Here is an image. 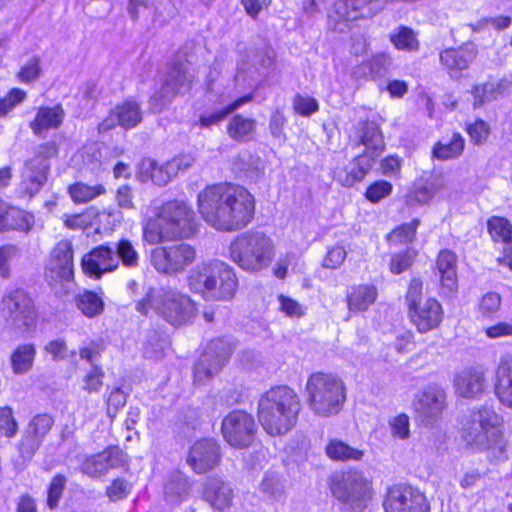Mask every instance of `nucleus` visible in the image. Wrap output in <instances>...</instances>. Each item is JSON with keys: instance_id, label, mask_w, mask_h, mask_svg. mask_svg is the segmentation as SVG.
Wrapping results in <instances>:
<instances>
[{"instance_id": "obj_50", "label": "nucleus", "mask_w": 512, "mask_h": 512, "mask_svg": "<svg viewBox=\"0 0 512 512\" xmlns=\"http://www.w3.org/2000/svg\"><path fill=\"white\" fill-rule=\"evenodd\" d=\"M53 425L54 418L50 414L40 413L31 418L24 430L43 442Z\"/></svg>"}, {"instance_id": "obj_25", "label": "nucleus", "mask_w": 512, "mask_h": 512, "mask_svg": "<svg viewBox=\"0 0 512 512\" xmlns=\"http://www.w3.org/2000/svg\"><path fill=\"white\" fill-rule=\"evenodd\" d=\"M442 316V306L434 298H427L423 303L409 310L411 322L421 333L437 328L442 321Z\"/></svg>"}, {"instance_id": "obj_12", "label": "nucleus", "mask_w": 512, "mask_h": 512, "mask_svg": "<svg viewBox=\"0 0 512 512\" xmlns=\"http://www.w3.org/2000/svg\"><path fill=\"white\" fill-rule=\"evenodd\" d=\"M0 312L7 326L20 333L30 331L36 324L34 301L24 289L7 293L0 302Z\"/></svg>"}, {"instance_id": "obj_1", "label": "nucleus", "mask_w": 512, "mask_h": 512, "mask_svg": "<svg viewBox=\"0 0 512 512\" xmlns=\"http://www.w3.org/2000/svg\"><path fill=\"white\" fill-rule=\"evenodd\" d=\"M198 208L211 227L220 231H237L253 220L255 199L242 186L213 185L199 193Z\"/></svg>"}, {"instance_id": "obj_59", "label": "nucleus", "mask_w": 512, "mask_h": 512, "mask_svg": "<svg viewBox=\"0 0 512 512\" xmlns=\"http://www.w3.org/2000/svg\"><path fill=\"white\" fill-rule=\"evenodd\" d=\"M420 225L418 218L413 219L409 223H404L401 226L395 228L389 235L392 239H397L400 243H410L414 240L416 230Z\"/></svg>"}, {"instance_id": "obj_16", "label": "nucleus", "mask_w": 512, "mask_h": 512, "mask_svg": "<svg viewBox=\"0 0 512 512\" xmlns=\"http://www.w3.org/2000/svg\"><path fill=\"white\" fill-rule=\"evenodd\" d=\"M233 345L230 340L219 338L211 341L194 366L195 382H203L218 373L229 360Z\"/></svg>"}, {"instance_id": "obj_22", "label": "nucleus", "mask_w": 512, "mask_h": 512, "mask_svg": "<svg viewBox=\"0 0 512 512\" xmlns=\"http://www.w3.org/2000/svg\"><path fill=\"white\" fill-rule=\"evenodd\" d=\"M477 54V46L472 42H467L457 48L451 47L442 50L439 60L452 79H459L462 77L463 71L467 70L476 59Z\"/></svg>"}, {"instance_id": "obj_40", "label": "nucleus", "mask_w": 512, "mask_h": 512, "mask_svg": "<svg viewBox=\"0 0 512 512\" xmlns=\"http://www.w3.org/2000/svg\"><path fill=\"white\" fill-rule=\"evenodd\" d=\"M391 66V57L385 53H380L359 65L355 74L371 79L382 78L390 72Z\"/></svg>"}, {"instance_id": "obj_19", "label": "nucleus", "mask_w": 512, "mask_h": 512, "mask_svg": "<svg viewBox=\"0 0 512 512\" xmlns=\"http://www.w3.org/2000/svg\"><path fill=\"white\" fill-rule=\"evenodd\" d=\"M385 512H429L430 506L425 495L410 485L399 484L390 487L383 501Z\"/></svg>"}, {"instance_id": "obj_15", "label": "nucleus", "mask_w": 512, "mask_h": 512, "mask_svg": "<svg viewBox=\"0 0 512 512\" xmlns=\"http://www.w3.org/2000/svg\"><path fill=\"white\" fill-rule=\"evenodd\" d=\"M221 431L224 440L232 447H249L257 431L254 417L242 410L231 411L222 421Z\"/></svg>"}, {"instance_id": "obj_28", "label": "nucleus", "mask_w": 512, "mask_h": 512, "mask_svg": "<svg viewBox=\"0 0 512 512\" xmlns=\"http://www.w3.org/2000/svg\"><path fill=\"white\" fill-rule=\"evenodd\" d=\"M234 497L230 484L218 477H208L203 484V498L214 509L224 511L232 504Z\"/></svg>"}, {"instance_id": "obj_61", "label": "nucleus", "mask_w": 512, "mask_h": 512, "mask_svg": "<svg viewBox=\"0 0 512 512\" xmlns=\"http://www.w3.org/2000/svg\"><path fill=\"white\" fill-rule=\"evenodd\" d=\"M0 431L8 438L16 435L18 423L10 407H0Z\"/></svg>"}, {"instance_id": "obj_4", "label": "nucleus", "mask_w": 512, "mask_h": 512, "mask_svg": "<svg viewBox=\"0 0 512 512\" xmlns=\"http://www.w3.org/2000/svg\"><path fill=\"white\" fill-rule=\"evenodd\" d=\"M188 286L205 300L224 301L234 297L238 279L234 269L220 260L196 265L188 275Z\"/></svg>"}, {"instance_id": "obj_52", "label": "nucleus", "mask_w": 512, "mask_h": 512, "mask_svg": "<svg viewBox=\"0 0 512 512\" xmlns=\"http://www.w3.org/2000/svg\"><path fill=\"white\" fill-rule=\"evenodd\" d=\"M104 192L105 188L102 185L88 186L83 183H76L69 187L70 196L76 203L89 202Z\"/></svg>"}, {"instance_id": "obj_8", "label": "nucleus", "mask_w": 512, "mask_h": 512, "mask_svg": "<svg viewBox=\"0 0 512 512\" xmlns=\"http://www.w3.org/2000/svg\"><path fill=\"white\" fill-rule=\"evenodd\" d=\"M310 409L317 415L337 414L345 401V387L341 379L322 372L312 374L306 384Z\"/></svg>"}, {"instance_id": "obj_46", "label": "nucleus", "mask_w": 512, "mask_h": 512, "mask_svg": "<svg viewBox=\"0 0 512 512\" xmlns=\"http://www.w3.org/2000/svg\"><path fill=\"white\" fill-rule=\"evenodd\" d=\"M327 456L335 461H360L364 456V452L357 448L351 447L347 443L332 439L325 448Z\"/></svg>"}, {"instance_id": "obj_6", "label": "nucleus", "mask_w": 512, "mask_h": 512, "mask_svg": "<svg viewBox=\"0 0 512 512\" xmlns=\"http://www.w3.org/2000/svg\"><path fill=\"white\" fill-rule=\"evenodd\" d=\"M273 244L259 231H249L237 236L229 246L230 258L246 271H259L272 261Z\"/></svg>"}, {"instance_id": "obj_55", "label": "nucleus", "mask_w": 512, "mask_h": 512, "mask_svg": "<svg viewBox=\"0 0 512 512\" xmlns=\"http://www.w3.org/2000/svg\"><path fill=\"white\" fill-rule=\"evenodd\" d=\"M162 219L149 218L143 226V239L151 245L161 243L164 240L163 229L161 225Z\"/></svg>"}, {"instance_id": "obj_41", "label": "nucleus", "mask_w": 512, "mask_h": 512, "mask_svg": "<svg viewBox=\"0 0 512 512\" xmlns=\"http://www.w3.org/2000/svg\"><path fill=\"white\" fill-rule=\"evenodd\" d=\"M507 85L504 81H488L483 84L475 85L471 91L473 95V107L478 108L482 105L496 100L506 91Z\"/></svg>"}, {"instance_id": "obj_24", "label": "nucleus", "mask_w": 512, "mask_h": 512, "mask_svg": "<svg viewBox=\"0 0 512 512\" xmlns=\"http://www.w3.org/2000/svg\"><path fill=\"white\" fill-rule=\"evenodd\" d=\"M81 265L86 275L100 279L104 274L118 269V258L112 246L101 244L83 256Z\"/></svg>"}, {"instance_id": "obj_43", "label": "nucleus", "mask_w": 512, "mask_h": 512, "mask_svg": "<svg viewBox=\"0 0 512 512\" xmlns=\"http://www.w3.org/2000/svg\"><path fill=\"white\" fill-rule=\"evenodd\" d=\"M115 256L118 258V268L120 265L127 269H136L140 265V255L135 244L127 238H122L112 244Z\"/></svg>"}, {"instance_id": "obj_27", "label": "nucleus", "mask_w": 512, "mask_h": 512, "mask_svg": "<svg viewBox=\"0 0 512 512\" xmlns=\"http://www.w3.org/2000/svg\"><path fill=\"white\" fill-rule=\"evenodd\" d=\"M376 160L368 152L356 156L345 168L337 169L334 174L336 180L345 187H352L362 181L372 169Z\"/></svg>"}, {"instance_id": "obj_34", "label": "nucleus", "mask_w": 512, "mask_h": 512, "mask_svg": "<svg viewBox=\"0 0 512 512\" xmlns=\"http://www.w3.org/2000/svg\"><path fill=\"white\" fill-rule=\"evenodd\" d=\"M436 267L444 294H451L457 289L456 255L450 250H442L437 258Z\"/></svg>"}, {"instance_id": "obj_56", "label": "nucleus", "mask_w": 512, "mask_h": 512, "mask_svg": "<svg viewBox=\"0 0 512 512\" xmlns=\"http://www.w3.org/2000/svg\"><path fill=\"white\" fill-rule=\"evenodd\" d=\"M20 249L15 244H6L0 246V276L4 279H8L11 275L10 263L18 257Z\"/></svg>"}, {"instance_id": "obj_35", "label": "nucleus", "mask_w": 512, "mask_h": 512, "mask_svg": "<svg viewBox=\"0 0 512 512\" xmlns=\"http://www.w3.org/2000/svg\"><path fill=\"white\" fill-rule=\"evenodd\" d=\"M64 116V109L59 104L54 107H40L30 123V128L35 135H40L44 130L57 129L62 125Z\"/></svg>"}, {"instance_id": "obj_37", "label": "nucleus", "mask_w": 512, "mask_h": 512, "mask_svg": "<svg viewBox=\"0 0 512 512\" xmlns=\"http://www.w3.org/2000/svg\"><path fill=\"white\" fill-rule=\"evenodd\" d=\"M190 488L188 477L181 471H174L168 475L164 485L165 500L171 504H179L186 498Z\"/></svg>"}, {"instance_id": "obj_14", "label": "nucleus", "mask_w": 512, "mask_h": 512, "mask_svg": "<svg viewBox=\"0 0 512 512\" xmlns=\"http://www.w3.org/2000/svg\"><path fill=\"white\" fill-rule=\"evenodd\" d=\"M58 154V146L55 141L40 144L34 158L26 162V173L22 181L23 191L30 197L37 194L45 185L50 171V158Z\"/></svg>"}, {"instance_id": "obj_54", "label": "nucleus", "mask_w": 512, "mask_h": 512, "mask_svg": "<svg viewBox=\"0 0 512 512\" xmlns=\"http://www.w3.org/2000/svg\"><path fill=\"white\" fill-rule=\"evenodd\" d=\"M66 483L67 478L63 474L58 473L52 478L47 495V505L50 509H54L58 506Z\"/></svg>"}, {"instance_id": "obj_51", "label": "nucleus", "mask_w": 512, "mask_h": 512, "mask_svg": "<svg viewBox=\"0 0 512 512\" xmlns=\"http://www.w3.org/2000/svg\"><path fill=\"white\" fill-rule=\"evenodd\" d=\"M260 491L270 500H280L284 494V481L276 474L266 473Z\"/></svg>"}, {"instance_id": "obj_9", "label": "nucleus", "mask_w": 512, "mask_h": 512, "mask_svg": "<svg viewBox=\"0 0 512 512\" xmlns=\"http://www.w3.org/2000/svg\"><path fill=\"white\" fill-rule=\"evenodd\" d=\"M193 84V75L189 73L187 61L175 59L163 75L160 87L149 99V109L160 113L177 95L188 92Z\"/></svg>"}, {"instance_id": "obj_39", "label": "nucleus", "mask_w": 512, "mask_h": 512, "mask_svg": "<svg viewBox=\"0 0 512 512\" xmlns=\"http://www.w3.org/2000/svg\"><path fill=\"white\" fill-rule=\"evenodd\" d=\"M377 298V289L372 285H358L347 295L348 309L352 312L366 311Z\"/></svg>"}, {"instance_id": "obj_44", "label": "nucleus", "mask_w": 512, "mask_h": 512, "mask_svg": "<svg viewBox=\"0 0 512 512\" xmlns=\"http://www.w3.org/2000/svg\"><path fill=\"white\" fill-rule=\"evenodd\" d=\"M256 123L255 119L236 114L230 119L227 125V134L231 139L237 142L247 141L254 134Z\"/></svg>"}, {"instance_id": "obj_53", "label": "nucleus", "mask_w": 512, "mask_h": 512, "mask_svg": "<svg viewBox=\"0 0 512 512\" xmlns=\"http://www.w3.org/2000/svg\"><path fill=\"white\" fill-rule=\"evenodd\" d=\"M105 372L98 364H93L84 376L82 389L88 393H98L103 386Z\"/></svg>"}, {"instance_id": "obj_20", "label": "nucleus", "mask_w": 512, "mask_h": 512, "mask_svg": "<svg viewBox=\"0 0 512 512\" xmlns=\"http://www.w3.org/2000/svg\"><path fill=\"white\" fill-rule=\"evenodd\" d=\"M445 391L438 385H430L419 392L413 406L417 419L425 426H432L445 408Z\"/></svg>"}, {"instance_id": "obj_32", "label": "nucleus", "mask_w": 512, "mask_h": 512, "mask_svg": "<svg viewBox=\"0 0 512 512\" xmlns=\"http://www.w3.org/2000/svg\"><path fill=\"white\" fill-rule=\"evenodd\" d=\"M138 177L141 182L151 181L157 186H166L173 178L170 165L167 162L159 164L156 160L145 158L139 164Z\"/></svg>"}, {"instance_id": "obj_26", "label": "nucleus", "mask_w": 512, "mask_h": 512, "mask_svg": "<svg viewBox=\"0 0 512 512\" xmlns=\"http://www.w3.org/2000/svg\"><path fill=\"white\" fill-rule=\"evenodd\" d=\"M142 121V112L140 105L131 100H127L124 103L117 105L110 113V115L104 119L100 125V131H107L119 125L125 129H131L137 126Z\"/></svg>"}, {"instance_id": "obj_49", "label": "nucleus", "mask_w": 512, "mask_h": 512, "mask_svg": "<svg viewBox=\"0 0 512 512\" xmlns=\"http://www.w3.org/2000/svg\"><path fill=\"white\" fill-rule=\"evenodd\" d=\"M75 304L81 312L93 318L100 315L104 310V301L102 298L93 291H84L75 297Z\"/></svg>"}, {"instance_id": "obj_21", "label": "nucleus", "mask_w": 512, "mask_h": 512, "mask_svg": "<svg viewBox=\"0 0 512 512\" xmlns=\"http://www.w3.org/2000/svg\"><path fill=\"white\" fill-rule=\"evenodd\" d=\"M453 386L458 396L479 399L488 387L487 369L481 364L464 367L455 374Z\"/></svg>"}, {"instance_id": "obj_3", "label": "nucleus", "mask_w": 512, "mask_h": 512, "mask_svg": "<svg viewBox=\"0 0 512 512\" xmlns=\"http://www.w3.org/2000/svg\"><path fill=\"white\" fill-rule=\"evenodd\" d=\"M498 415L491 406L483 405L471 410L462 426V437L467 445L477 450H486L491 462L500 463L508 459L507 441L495 429Z\"/></svg>"}, {"instance_id": "obj_31", "label": "nucleus", "mask_w": 512, "mask_h": 512, "mask_svg": "<svg viewBox=\"0 0 512 512\" xmlns=\"http://www.w3.org/2000/svg\"><path fill=\"white\" fill-rule=\"evenodd\" d=\"M34 224V216L24 210L9 207L0 200V232L19 230L28 233Z\"/></svg>"}, {"instance_id": "obj_7", "label": "nucleus", "mask_w": 512, "mask_h": 512, "mask_svg": "<svg viewBox=\"0 0 512 512\" xmlns=\"http://www.w3.org/2000/svg\"><path fill=\"white\" fill-rule=\"evenodd\" d=\"M329 487L345 512H362L372 495L370 482L362 472L353 469L335 472Z\"/></svg>"}, {"instance_id": "obj_5", "label": "nucleus", "mask_w": 512, "mask_h": 512, "mask_svg": "<svg viewBox=\"0 0 512 512\" xmlns=\"http://www.w3.org/2000/svg\"><path fill=\"white\" fill-rule=\"evenodd\" d=\"M135 308L143 315H147L149 309H152L175 327L191 322L196 316L195 303L187 295L169 287L148 288L144 298L137 301Z\"/></svg>"}, {"instance_id": "obj_10", "label": "nucleus", "mask_w": 512, "mask_h": 512, "mask_svg": "<svg viewBox=\"0 0 512 512\" xmlns=\"http://www.w3.org/2000/svg\"><path fill=\"white\" fill-rule=\"evenodd\" d=\"M193 84V75L189 73L187 61L175 59L163 75L160 87L149 99V109L160 113L177 95L188 92Z\"/></svg>"}, {"instance_id": "obj_63", "label": "nucleus", "mask_w": 512, "mask_h": 512, "mask_svg": "<svg viewBox=\"0 0 512 512\" xmlns=\"http://www.w3.org/2000/svg\"><path fill=\"white\" fill-rule=\"evenodd\" d=\"M467 133L474 144L481 145L488 139L490 126L487 122L478 119L467 126Z\"/></svg>"}, {"instance_id": "obj_30", "label": "nucleus", "mask_w": 512, "mask_h": 512, "mask_svg": "<svg viewBox=\"0 0 512 512\" xmlns=\"http://www.w3.org/2000/svg\"><path fill=\"white\" fill-rule=\"evenodd\" d=\"M120 452L116 448H109L103 452L88 457L81 466V471L92 478L106 474L109 469L120 465Z\"/></svg>"}, {"instance_id": "obj_62", "label": "nucleus", "mask_w": 512, "mask_h": 512, "mask_svg": "<svg viewBox=\"0 0 512 512\" xmlns=\"http://www.w3.org/2000/svg\"><path fill=\"white\" fill-rule=\"evenodd\" d=\"M392 193V184L385 180L372 183L366 190L365 196L372 203H378Z\"/></svg>"}, {"instance_id": "obj_48", "label": "nucleus", "mask_w": 512, "mask_h": 512, "mask_svg": "<svg viewBox=\"0 0 512 512\" xmlns=\"http://www.w3.org/2000/svg\"><path fill=\"white\" fill-rule=\"evenodd\" d=\"M391 43L398 50L416 52L419 50V40L416 33L410 27L401 25L390 35Z\"/></svg>"}, {"instance_id": "obj_17", "label": "nucleus", "mask_w": 512, "mask_h": 512, "mask_svg": "<svg viewBox=\"0 0 512 512\" xmlns=\"http://www.w3.org/2000/svg\"><path fill=\"white\" fill-rule=\"evenodd\" d=\"M73 246L70 241H60L53 250L52 258L45 271L50 286L61 284L67 293L74 280Z\"/></svg>"}, {"instance_id": "obj_11", "label": "nucleus", "mask_w": 512, "mask_h": 512, "mask_svg": "<svg viewBox=\"0 0 512 512\" xmlns=\"http://www.w3.org/2000/svg\"><path fill=\"white\" fill-rule=\"evenodd\" d=\"M383 9V0H339L327 14V27L336 33L349 32L356 20L371 18Z\"/></svg>"}, {"instance_id": "obj_60", "label": "nucleus", "mask_w": 512, "mask_h": 512, "mask_svg": "<svg viewBox=\"0 0 512 512\" xmlns=\"http://www.w3.org/2000/svg\"><path fill=\"white\" fill-rule=\"evenodd\" d=\"M275 58L276 53L274 49L270 45L265 44L262 48L257 50L253 58V63L259 71H268L273 67Z\"/></svg>"}, {"instance_id": "obj_38", "label": "nucleus", "mask_w": 512, "mask_h": 512, "mask_svg": "<svg viewBox=\"0 0 512 512\" xmlns=\"http://www.w3.org/2000/svg\"><path fill=\"white\" fill-rule=\"evenodd\" d=\"M43 442L36 437L23 431L21 439L17 444L18 455L12 459L13 466L17 471H23L31 462Z\"/></svg>"}, {"instance_id": "obj_13", "label": "nucleus", "mask_w": 512, "mask_h": 512, "mask_svg": "<svg viewBox=\"0 0 512 512\" xmlns=\"http://www.w3.org/2000/svg\"><path fill=\"white\" fill-rule=\"evenodd\" d=\"M196 257L195 249L184 242H177L152 249L150 263L161 274L181 273L191 265Z\"/></svg>"}, {"instance_id": "obj_33", "label": "nucleus", "mask_w": 512, "mask_h": 512, "mask_svg": "<svg viewBox=\"0 0 512 512\" xmlns=\"http://www.w3.org/2000/svg\"><path fill=\"white\" fill-rule=\"evenodd\" d=\"M495 394L499 401L512 408V357L503 356L496 371Z\"/></svg>"}, {"instance_id": "obj_58", "label": "nucleus", "mask_w": 512, "mask_h": 512, "mask_svg": "<svg viewBox=\"0 0 512 512\" xmlns=\"http://www.w3.org/2000/svg\"><path fill=\"white\" fill-rule=\"evenodd\" d=\"M293 109L299 115L308 117L319 110V104L313 97L296 94L293 98Z\"/></svg>"}, {"instance_id": "obj_57", "label": "nucleus", "mask_w": 512, "mask_h": 512, "mask_svg": "<svg viewBox=\"0 0 512 512\" xmlns=\"http://www.w3.org/2000/svg\"><path fill=\"white\" fill-rule=\"evenodd\" d=\"M438 188L434 183H425L415 186L413 191L408 195L410 203L426 204L437 193Z\"/></svg>"}, {"instance_id": "obj_36", "label": "nucleus", "mask_w": 512, "mask_h": 512, "mask_svg": "<svg viewBox=\"0 0 512 512\" xmlns=\"http://www.w3.org/2000/svg\"><path fill=\"white\" fill-rule=\"evenodd\" d=\"M360 143L366 147L364 152L377 160L384 149V140L380 127L372 121L360 123L358 129Z\"/></svg>"}, {"instance_id": "obj_42", "label": "nucleus", "mask_w": 512, "mask_h": 512, "mask_svg": "<svg viewBox=\"0 0 512 512\" xmlns=\"http://www.w3.org/2000/svg\"><path fill=\"white\" fill-rule=\"evenodd\" d=\"M253 100V94H247L244 95L226 107L216 110L210 113H202L199 117V126L201 128H210L213 125L219 124L221 121L227 118L228 115L232 114L236 110H238L240 107L245 105L246 103H249Z\"/></svg>"}, {"instance_id": "obj_45", "label": "nucleus", "mask_w": 512, "mask_h": 512, "mask_svg": "<svg viewBox=\"0 0 512 512\" xmlns=\"http://www.w3.org/2000/svg\"><path fill=\"white\" fill-rule=\"evenodd\" d=\"M36 349L33 344L19 345L11 354L10 361L15 374H25L33 366Z\"/></svg>"}, {"instance_id": "obj_47", "label": "nucleus", "mask_w": 512, "mask_h": 512, "mask_svg": "<svg viewBox=\"0 0 512 512\" xmlns=\"http://www.w3.org/2000/svg\"><path fill=\"white\" fill-rule=\"evenodd\" d=\"M465 140L459 133H454L448 142H438L433 147V156L439 160H448L461 155Z\"/></svg>"}, {"instance_id": "obj_64", "label": "nucleus", "mask_w": 512, "mask_h": 512, "mask_svg": "<svg viewBox=\"0 0 512 512\" xmlns=\"http://www.w3.org/2000/svg\"><path fill=\"white\" fill-rule=\"evenodd\" d=\"M128 394L121 387H115L107 399V413L114 418L117 412L122 409L127 402Z\"/></svg>"}, {"instance_id": "obj_18", "label": "nucleus", "mask_w": 512, "mask_h": 512, "mask_svg": "<svg viewBox=\"0 0 512 512\" xmlns=\"http://www.w3.org/2000/svg\"><path fill=\"white\" fill-rule=\"evenodd\" d=\"M159 217L174 237L189 238L197 231L195 212L183 201H169L162 205Z\"/></svg>"}, {"instance_id": "obj_29", "label": "nucleus", "mask_w": 512, "mask_h": 512, "mask_svg": "<svg viewBox=\"0 0 512 512\" xmlns=\"http://www.w3.org/2000/svg\"><path fill=\"white\" fill-rule=\"evenodd\" d=\"M487 226L492 239L504 244L503 256L498 258V262L512 270V224L504 217L493 216Z\"/></svg>"}, {"instance_id": "obj_2", "label": "nucleus", "mask_w": 512, "mask_h": 512, "mask_svg": "<svg viewBox=\"0 0 512 512\" xmlns=\"http://www.w3.org/2000/svg\"><path fill=\"white\" fill-rule=\"evenodd\" d=\"M301 410L297 393L286 385L272 387L258 401V420L270 435L289 432L297 423Z\"/></svg>"}, {"instance_id": "obj_23", "label": "nucleus", "mask_w": 512, "mask_h": 512, "mask_svg": "<svg viewBox=\"0 0 512 512\" xmlns=\"http://www.w3.org/2000/svg\"><path fill=\"white\" fill-rule=\"evenodd\" d=\"M220 460V446L217 441L205 438L193 444L186 461L195 473L204 474L214 469Z\"/></svg>"}]
</instances>
